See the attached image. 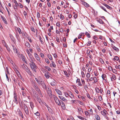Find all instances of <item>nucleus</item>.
Here are the masks:
<instances>
[{"mask_svg":"<svg viewBox=\"0 0 120 120\" xmlns=\"http://www.w3.org/2000/svg\"><path fill=\"white\" fill-rule=\"evenodd\" d=\"M31 30L33 32H35V29L34 27H31Z\"/></svg>","mask_w":120,"mask_h":120,"instance_id":"62","label":"nucleus"},{"mask_svg":"<svg viewBox=\"0 0 120 120\" xmlns=\"http://www.w3.org/2000/svg\"><path fill=\"white\" fill-rule=\"evenodd\" d=\"M55 90L56 92L59 95H62V93L61 91L60 90L58 89H55Z\"/></svg>","mask_w":120,"mask_h":120,"instance_id":"21","label":"nucleus"},{"mask_svg":"<svg viewBox=\"0 0 120 120\" xmlns=\"http://www.w3.org/2000/svg\"><path fill=\"white\" fill-rule=\"evenodd\" d=\"M32 83L33 87L37 85L34 81H33L32 82Z\"/></svg>","mask_w":120,"mask_h":120,"instance_id":"34","label":"nucleus"},{"mask_svg":"<svg viewBox=\"0 0 120 120\" xmlns=\"http://www.w3.org/2000/svg\"><path fill=\"white\" fill-rule=\"evenodd\" d=\"M45 62L47 64H49V60L48 59H45Z\"/></svg>","mask_w":120,"mask_h":120,"instance_id":"60","label":"nucleus"},{"mask_svg":"<svg viewBox=\"0 0 120 120\" xmlns=\"http://www.w3.org/2000/svg\"><path fill=\"white\" fill-rule=\"evenodd\" d=\"M93 80H94V82H93L94 84L97 82L98 81L97 78L96 77H93Z\"/></svg>","mask_w":120,"mask_h":120,"instance_id":"23","label":"nucleus"},{"mask_svg":"<svg viewBox=\"0 0 120 120\" xmlns=\"http://www.w3.org/2000/svg\"><path fill=\"white\" fill-rule=\"evenodd\" d=\"M100 7L102 9V10H104L106 12H107V11L106 10L105 8L103 7V6H100Z\"/></svg>","mask_w":120,"mask_h":120,"instance_id":"39","label":"nucleus"},{"mask_svg":"<svg viewBox=\"0 0 120 120\" xmlns=\"http://www.w3.org/2000/svg\"><path fill=\"white\" fill-rule=\"evenodd\" d=\"M45 115L47 120H52L51 117L48 113H46Z\"/></svg>","mask_w":120,"mask_h":120,"instance_id":"14","label":"nucleus"},{"mask_svg":"<svg viewBox=\"0 0 120 120\" xmlns=\"http://www.w3.org/2000/svg\"><path fill=\"white\" fill-rule=\"evenodd\" d=\"M65 75L67 76V77H68L69 76L68 74V73L67 72L65 71H63Z\"/></svg>","mask_w":120,"mask_h":120,"instance_id":"54","label":"nucleus"},{"mask_svg":"<svg viewBox=\"0 0 120 120\" xmlns=\"http://www.w3.org/2000/svg\"><path fill=\"white\" fill-rule=\"evenodd\" d=\"M90 75L89 73H87L86 75V77L87 78H89L90 77Z\"/></svg>","mask_w":120,"mask_h":120,"instance_id":"59","label":"nucleus"},{"mask_svg":"<svg viewBox=\"0 0 120 120\" xmlns=\"http://www.w3.org/2000/svg\"><path fill=\"white\" fill-rule=\"evenodd\" d=\"M30 105L31 108L32 109H33L34 107V103H33L31 102H30Z\"/></svg>","mask_w":120,"mask_h":120,"instance_id":"37","label":"nucleus"},{"mask_svg":"<svg viewBox=\"0 0 120 120\" xmlns=\"http://www.w3.org/2000/svg\"><path fill=\"white\" fill-rule=\"evenodd\" d=\"M101 113L103 115H104L108 114L107 112L106 111L105 109L103 110V111H101Z\"/></svg>","mask_w":120,"mask_h":120,"instance_id":"15","label":"nucleus"},{"mask_svg":"<svg viewBox=\"0 0 120 120\" xmlns=\"http://www.w3.org/2000/svg\"><path fill=\"white\" fill-rule=\"evenodd\" d=\"M9 37L11 40L14 41V38L13 36L12 35H10Z\"/></svg>","mask_w":120,"mask_h":120,"instance_id":"43","label":"nucleus"},{"mask_svg":"<svg viewBox=\"0 0 120 120\" xmlns=\"http://www.w3.org/2000/svg\"><path fill=\"white\" fill-rule=\"evenodd\" d=\"M79 103L81 105H82V106H84V104L82 102L80 101H78Z\"/></svg>","mask_w":120,"mask_h":120,"instance_id":"53","label":"nucleus"},{"mask_svg":"<svg viewBox=\"0 0 120 120\" xmlns=\"http://www.w3.org/2000/svg\"><path fill=\"white\" fill-rule=\"evenodd\" d=\"M53 98L56 103L58 105L60 106V100H59L54 95H53Z\"/></svg>","mask_w":120,"mask_h":120,"instance_id":"3","label":"nucleus"},{"mask_svg":"<svg viewBox=\"0 0 120 120\" xmlns=\"http://www.w3.org/2000/svg\"><path fill=\"white\" fill-rule=\"evenodd\" d=\"M76 82L78 83V85L80 86H82V85L81 84L80 82V79H77L76 81Z\"/></svg>","mask_w":120,"mask_h":120,"instance_id":"24","label":"nucleus"},{"mask_svg":"<svg viewBox=\"0 0 120 120\" xmlns=\"http://www.w3.org/2000/svg\"><path fill=\"white\" fill-rule=\"evenodd\" d=\"M60 105H61L62 108L64 109H65L66 107L65 105L64 102L61 100H60Z\"/></svg>","mask_w":120,"mask_h":120,"instance_id":"7","label":"nucleus"},{"mask_svg":"<svg viewBox=\"0 0 120 120\" xmlns=\"http://www.w3.org/2000/svg\"><path fill=\"white\" fill-rule=\"evenodd\" d=\"M82 34H80L78 36V38L79 39H80L82 36Z\"/></svg>","mask_w":120,"mask_h":120,"instance_id":"63","label":"nucleus"},{"mask_svg":"<svg viewBox=\"0 0 120 120\" xmlns=\"http://www.w3.org/2000/svg\"><path fill=\"white\" fill-rule=\"evenodd\" d=\"M95 90L97 93H99L100 89L97 87H96L95 88Z\"/></svg>","mask_w":120,"mask_h":120,"instance_id":"45","label":"nucleus"},{"mask_svg":"<svg viewBox=\"0 0 120 120\" xmlns=\"http://www.w3.org/2000/svg\"><path fill=\"white\" fill-rule=\"evenodd\" d=\"M39 81L43 88L44 89L46 90V88L45 83L43 81H42V80H39Z\"/></svg>","mask_w":120,"mask_h":120,"instance_id":"6","label":"nucleus"},{"mask_svg":"<svg viewBox=\"0 0 120 120\" xmlns=\"http://www.w3.org/2000/svg\"><path fill=\"white\" fill-rule=\"evenodd\" d=\"M47 91L49 96L51 98H52V94L51 89H49V88H48V89H47Z\"/></svg>","mask_w":120,"mask_h":120,"instance_id":"5","label":"nucleus"},{"mask_svg":"<svg viewBox=\"0 0 120 120\" xmlns=\"http://www.w3.org/2000/svg\"><path fill=\"white\" fill-rule=\"evenodd\" d=\"M85 34L88 38H90V34L87 32H86Z\"/></svg>","mask_w":120,"mask_h":120,"instance_id":"35","label":"nucleus"},{"mask_svg":"<svg viewBox=\"0 0 120 120\" xmlns=\"http://www.w3.org/2000/svg\"><path fill=\"white\" fill-rule=\"evenodd\" d=\"M106 114H106L105 115H104L103 116L106 120H109V118L108 116H107L106 115Z\"/></svg>","mask_w":120,"mask_h":120,"instance_id":"46","label":"nucleus"},{"mask_svg":"<svg viewBox=\"0 0 120 120\" xmlns=\"http://www.w3.org/2000/svg\"><path fill=\"white\" fill-rule=\"evenodd\" d=\"M69 94H70V95H69V96L72 99L74 98V96L73 95L71 91H69Z\"/></svg>","mask_w":120,"mask_h":120,"instance_id":"26","label":"nucleus"},{"mask_svg":"<svg viewBox=\"0 0 120 120\" xmlns=\"http://www.w3.org/2000/svg\"><path fill=\"white\" fill-rule=\"evenodd\" d=\"M59 98L62 100L64 101H67V100L65 98L62 96H59Z\"/></svg>","mask_w":120,"mask_h":120,"instance_id":"16","label":"nucleus"},{"mask_svg":"<svg viewBox=\"0 0 120 120\" xmlns=\"http://www.w3.org/2000/svg\"><path fill=\"white\" fill-rule=\"evenodd\" d=\"M83 4L84 6L86 7H88L89 6V5L86 2H84Z\"/></svg>","mask_w":120,"mask_h":120,"instance_id":"29","label":"nucleus"},{"mask_svg":"<svg viewBox=\"0 0 120 120\" xmlns=\"http://www.w3.org/2000/svg\"><path fill=\"white\" fill-rule=\"evenodd\" d=\"M50 65L51 67H53L55 68L56 67V65L53 61H52V63L50 64Z\"/></svg>","mask_w":120,"mask_h":120,"instance_id":"25","label":"nucleus"},{"mask_svg":"<svg viewBox=\"0 0 120 120\" xmlns=\"http://www.w3.org/2000/svg\"><path fill=\"white\" fill-rule=\"evenodd\" d=\"M45 68L47 70L49 71H50L51 70V69L49 67L46 66L45 67Z\"/></svg>","mask_w":120,"mask_h":120,"instance_id":"52","label":"nucleus"},{"mask_svg":"<svg viewBox=\"0 0 120 120\" xmlns=\"http://www.w3.org/2000/svg\"><path fill=\"white\" fill-rule=\"evenodd\" d=\"M14 2L15 4V6H18V4L17 2L15 0H14Z\"/></svg>","mask_w":120,"mask_h":120,"instance_id":"56","label":"nucleus"},{"mask_svg":"<svg viewBox=\"0 0 120 120\" xmlns=\"http://www.w3.org/2000/svg\"><path fill=\"white\" fill-rule=\"evenodd\" d=\"M114 80H115L116 79V77L115 75L113 74H112V76L111 77Z\"/></svg>","mask_w":120,"mask_h":120,"instance_id":"47","label":"nucleus"},{"mask_svg":"<svg viewBox=\"0 0 120 120\" xmlns=\"http://www.w3.org/2000/svg\"><path fill=\"white\" fill-rule=\"evenodd\" d=\"M110 117L111 118H112V117H113V114L112 112H110Z\"/></svg>","mask_w":120,"mask_h":120,"instance_id":"58","label":"nucleus"},{"mask_svg":"<svg viewBox=\"0 0 120 120\" xmlns=\"http://www.w3.org/2000/svg\"><path fill=\"white\" fill-rule=\"evenodd\" d=\"M35 57L36 59L38 61L40 62V60L38 55L36 53H35L34 54Z\"/></svg>","mask_w":120,"mask_h":120,"instance_id":"12","label":"nucleus"},{"mask_svg":"<svg viewBox=\"0 0 120 120\" xmlns=\"http://www.w3.org/2000/svg\"><path fill=\"white\" fill-rule=\"evenodd\" d=\"M12 46L13 47L14 50V52L16 53H17L18 55V56L19 53H18V51L17 49L13 45H12Z\"/></svg>","mask_w":120,"mask_h":120,"instance_id":"13","label":"nucleus"},{"mask_svg":"<svg viewBox=\"0 0 120 120\" xmlns=\"http://www.w3.org/2000/svg\"><path fill=\"white\" fill-rule=\"evenodd\" d=\"M108 9L110 10L112 9V8H111L109 5L107 4L105 6Z\"/></svg>","mask_w":120,"mask_h":120,"instance_id":"57","label":"nucleus"},{"mask_svg":"<svg viewBox=\"0 0 120 120\" xmlns=\"http://www.w3.org/2000/svg\"><path fill=\"white\" fill-rule=\"evenodd\" d=\"M33 61H32L31 62V63H29V64L33 71L34 72L36 73L37 72V66Z\"/></svg>","mask_w":120,"mask_h":120,"instance_id":"1","label":"nucleus"},{"mask_svg":"<svg viewBox=\"0 0 120 120\" xmlns=\"http://www.w3.org/2000/svg\"><path fill=\"white\" fill-rule=\"evenodd\" d=\"M23 109L26 115L28 117H29L30 116V115L29 114L28 109L26 104H23Z\"/></svg>","mask_w":120,"mask_h":120,"instance_id":"2","label":"nucleus"},{"mask_svg":"<svg viewBox=\"0 0 120 120\" xmlns=\"http://www.w3.org/2000/svg\"><path fill=\"white\" fill-rule=\"evenodd\" d=\"M51 74L48 71H46V73L45 74V76L47 79H49L50 77V75Z\"/></svg>","mask_w":120,"mask_h":120,"instance_id":"10","label":"nucleus"},{"mask_svg":"<svg viewBox=\"0 0 120 120\" xmlns=\"http://www.w3.org/2000/svg\"><path fill=\"white\" fill-rule=\"evenodd\" d=\"M17 112L18 113V114L19 115L21 116L22 118H23V116L20 110V109H18L17 110Z\"/></svg>","mask_w":120,"mask_h":120,"instance_id":"9","label":"nucleus"},{"mask_svg":"<svg viewBox=\"0 0 120 120\" xmlns=\"http://www.w3.org/2000/svg\"><path fill=\"white\" fill-rule=\"evenodd\" d=\"M93 80V77H91L90 78H88L87 79V80L88 82H90Z\"/></svg>","mask_w":120,"mask_h":120,"instance_id":"32","label":"nucleus"},{"mask_svg":"<svg viewBox=\"0 0 120 120\" xmlns=\"http://www.w3.org/2000/svg\"><path fill=\"white\" fill-rule=\"evenodd\" d=\"M28 56L30 58V60H31L30 61H34V58L33 57L32 55L30 53L28 54Z\"/></svg>","mask_w":120,"mask_h":120,"instance_id":"8","label":"nucleus"},{"mask_svg":"<svg viewBox=\"0 0 120 120\" xmlns=\"http://www.w3.org/2000/svg\"><path fill=\"white\" fill-rule=\"evenodd\" d=\"M99 60L100 62L102 64H103L104 63V61L103 60H102V59L101 58H100L99 59Z\"/></svg>","mask_w":120,"mask_h":120,"instance_id":"44","label":"nucleus"},{"mask_svg":"<svg viewBox=\"0 0 120 120\" xmlns=\"http://www.w3.org/2000/svg\"><path fill=\"white\" fill-rule=\"evenodd\" d=\"M34 114L36 116H40V113H39V112L38 111H37L36 113H34Z\"/></svg>","mask_w":120,"mask_h":120,"instance_id":"40","label":"nucleus"},{"mask_svg":"<svg viewBox=\"0 0 120 120\" xmlns=\"http://www.w3.org/2000/svg\"><path fill=\"white\" fill-rule=\"evenodd\" d=\"M33 87L38 92V93L40 96V97H42L43 96L40 90V89L37 86V85L36 86H35L34 87Z\"/></svg>","mask_w":120,"mask_h":120,"instance_id":"4","label":"nucleus"},{"mask_svg":"<svg viewBox=\"0 0 120 120\" xmlns=\"http://www.w3.org/2000/svg\"><path fill=\"white\" fill-rule=\"evenodd\" d=\"M112 48L113 49L115 50V51L116 52H118L119 51V49L117 48L115 46H113V47H112Z\"/></svg>","mask_w":120,"mask_h":120,"instance_id":"33","label":"nucleus"},{"mask_svg":"<svg viewBox=\"0 0 120 120\" xmlns=\"http://www.w3.org/2000/svg\"><path fill=\"white\" fill-rule=\"evenodd\" d=\"M1 18L3 22L6 24H8V22L5 18L2 16H1Z\"/></svg>","mask_w":120,"mask_h":120,"instance_id":"11","label":"nucleus"},{"mask_svg":"<svg viewBox=\"0 0 120 120\" xmlns=\"http://www.w3.org/2000/svg\"><path fill=\"white\" fill-rule=\"evenodd\" d=\"M98 21L99 23L101 24H103L104 23L103 21L100 19H99L98 20Z\"/></svg>","mask_w":120,"mask_h":120,"instance_id":"55","label":"nucleus"},{"mask_svg":"<svg viewBox=\"0 0 120 120\" xmlns=\"http://www.w3.org/2000/svg\"><path fill=\"white\" fill-rule=\"evenodd\" d=\"M77 117L78 118H79V119H81L82 120H86V119L84 118L83 117H82L81 116H77Z\"/></svg>","mask_w":120,"mask_h":120,"instance_id":"28","label":"nucleus"},{"mask_svg":"<svg viewBox=\"0 0 120 120\" xmlns=\"http://www.w3.org/2000/svg\"><path fill=\"white\" fill-rule=\"evenodd\" d=\"M39 40L41 41V44H43L44 43V42L43 41V40L42 39L41 37L40 36H39Z\"/></svg>","mask_w":120,"mask_h":120,"instance_id":"38","label":"nucleus"},{"mask_svg":"<svg viewBox=\"0 0 120 120\" xmlns=\"http://www.w3.org/2000/svg\"><path fill=\"white\" fill-rule=\"evenodd\" d=\"M106 75L104 74H102L101 76V77L103 80H104L105 81V82H106V80L105 79V78H106Z\"/></svg>","mask_w":120,"mask_h":120,"instance_id":"22","label":"nucleus"},{"mask_svg":"<svg viewBox=\"0 0 120 120\" xmlns=\"http://www.w3.org/2000/svg\"><path fill=\"white\" fill-rule=\"evenodd\" d=\"M47 108L49 112L50 113H52V110L49 107Z\"/></svg>","mask_w":120,"mask_h":120,"instance_id":"50","label":"nucleus"},{"mask_svg":"<svg viewBox=\"0 0 120 120\" xmlns=\"http://www.w3.org/2000/svg\"><path fill=\"white\" fill-rule=\"evenodd\" d=\"M47 56L50 60H52V58L51 55L49 54Z\"/></svg>","mask_w":120,"mask_h":120,"instance_id":"42","label":"nucleus"},{"mask_svg":"<svg viewBox=\"0 0 120 120\" xmlns=\"http://www.w3.org/2000/svg\"><path fill=\"white\" fill-rule=\"evenodd\" d=\"M15 30L17 32H19V34H22L21 30L19 28H15Z\"/></svg>","mask_w":120,"mask_h":120,"instance_id":"20","label":"nucleus"},{"mask_svg":"<svg viewBox=\"0 0 120 120\" xmlns=\"http://www.w3.org/2000/svg\"><path fill=\"white\" fill-rule=\"evenodd\" d=\"M21 56L22 57V61L24 62H26L25 60V57L23 56V55L22 54H21Z\"/></svg>","mask_w":120,"mask_h":120,"instance_id":"36","label":"nucleus"},{"mask_svg":"<svg viewBox=\"0 0 120 120\" xmlns=\"http://www.w3.org/2000/svg\"><path fill=\"white\" fill-rule=\"evenodd\" d=\"M95 117L96 119L97 120H99L100 119L99 116L97 114L95 115Z\"/></svg>","mask_w":120,"mask_h":120,"instance_id":"30","label":"nucleus"},{"mask_svg":"<svg viewBox=\"0 0 120 120\" xmlns=\"http://www.w3.org/2000/svg\"><path fill=\"white\" fill-rule=\"evenodd\" d=\"M55 81H56L55 80H53V81H52L50 83L51 85L52 86H55L56 85Z\"/></svg>","mask_w":120,"mask_h":120,"instance_id":"27","label":"nucleus"},{"mask_svg":"<svg viewBox=\"0 0 120 120\" xmlns=\"http://www.w3.org/2000/svg\"><path fill=\"white\" fill-rule=\"evenodd\" d=\"M119 59V58L117 56H115L114 58H113V60H118Z\"/></svg>","mask_w":120,"mask_h":120,"instance_id":"48","label":"nucleus"},{"mask_svg":"<svg viewBox=\"0 0 120 120\" xmlns=\"http://www.w3.org/2000/svg\"><path fill=\"white\" fill-rule=\"evenodd\" d=\"M25 71L29 75H30V76L32 75L31 72L28 68H27L26 70Z\"/></svg>","mask_w":120,"mask_h":120,"instance_id":"18","label":"nucleus"},{"mask_svg":"<svg viewBox=\"0 0 120 120\" xmlns=\"http://www.w3.org/2000/svg\"><path fill=\"white\" fill-rule=\"evenodd\" d=\"M17 99V98L16 96V95H15L14 96V100H13V101L16 104L18 103V101Z\"/></svg>","mask_w":120,"mask_h":120,"instance_id":"17","label":"nucleus"},{"mask_svg":"<svg viewBox=\"0 0 120 120\" xmlns=\"http://www.w3.org/2000/svg\"><path fill=\"white\" fill-rule=\"evenodd\" d=\"M60 19H62V20H63L64 19V16L62 14H61L60 15Z\"/></svg>","mask_w":120,"mask_h":120,"instance_id":"51","label":"nucleus"},{"mask_svg":"<svg viewBox=\"0 0 120 120\" xmlns=\"http://www.w3.org/2000/svg\"><path fill=\"white\" fill-rule=\"evenodd\" d=\"M23 14L24 15L25 18H26V17L27 16V12L25 11L23 12Z\"/></svg>","mask_w":120,"mask_h":120,"instance_id":"49","label":"nucleus"},{"mask_svg":"<svg viewBox=\"0 0 120 120\" xmlns=\"http://www.w3.org/2000/svg\"><path fill=\"white\" fill-rule=\"evenodd\" d=\"M23 68L25 70L28 68L27 67L26 65H24L23 66Z\"/></svg>","mask_w":120,"mask_h":120,"instance_id":"64","label":"nucleus"},{"mask_svg":"<svg viewBox=\"0 0 120 120\" xmlns=\"http://www.w3.org/2000/svg\"><path fill=\"white\" fill-rule=\"evenodd\" d=\"M91 41H89L87 43V46H90L91 43Z\"/></svg>","mask_w":120,"mask_h":120,"instance_id":"61","label":"nucleus"},{"mask_svg":"<svg viewBox=\"0 0 120 120\" xmlns=\"http://www.w3.org/2000/svg\"><path fill=\"white\" fill-rule=\"evenodd\" d=\"M26 46L28 48H29L30 47V45L29 43L28 42H26L25 43Z\"/></svg>","mask_w":120,"mask_h":120,"instance_id":"41","label":"nucleus"},{"mask_svg":"<svg viewBox=\"0 0 120 120\" xmlns=\"http://www.w3.org/2000/svg\"><path fill=\"white\" fill-rule=\"evenodd\" d=\"M78 110L80 113H81L82 112V113L83 112V111L82 110V109L80 108H78Z\"/></svg>","mask_w":120,"mask_h":120,"instance_id":"31","label":"nucleus"},{"mask_svg":"<svg viewBox=\"0 0 120 120\" xmlns=\"http://www.w3.org/2000/svg\"><path fill=\"white\" fill-rule=\"evenodd\" d=\"M14 69L15 72L17 74L18 76H19V75H21L19 73L18 71V70L17 69L16 67H14Z\"/></svg>","mask_w":120,"mask_h":120,"instance_id":"19","label":"nucleus"}]
</instances>
